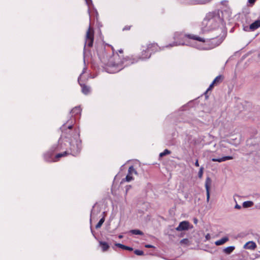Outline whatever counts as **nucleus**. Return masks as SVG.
Wrapping results in <instances>:
<instances>
[{
    "instance_id": "nucleus-12",
    "label": "nucleus",
    "mask_w": 260,
    "mask_h": 260,
    "mask_svg": "<svg viewBox=\"0 0 260 260\" xmlns=\"http://www.w3.org/2000/svg\"><path fill=\"white\" fill-rule=\"evenodd\" d=\"M260 27V19L257 20L250 25L251 31H254Z\"/></svg>"
},
{
    "instance_id": "nucleus-16",
    "label": "nucleus",
    "mask_w": 260,
    "mask_h": 260,
    "mask_svg": "<svg viewBox=\"0 0 260 260\" xmlns=\"http://www.w3.org/2000/svg\"><path fill=\"white\" fill-rule=\"evenodd\" d=\"M228 240H229V238L226 237H225L221 238L220 240L216 241L215 242V244H216V245H217V246L221 245L223 244L224 243H225L226 242H227Z\"/></svg>"
},
{
    "instance_id": "nucleus-4",
    "label": "nucleus",
    "mask_w": 260,
    "mask_h": 260,
    "mask_svg": "<svg viewBox=\"0 0 260 260\" xmlns=\"http://www.w3.org/2000/svg\"><path fill=\"white\" fill-rule=\"evenodd\" d=\"M138 61V59H135L132 57L129 56L121 59L118 54H116L114 55V61L111 59L106 66L105 70L107 73L114 74L118 72L124 67L137 62Z\"/></svg>"
},
{
    "instance_id": "nucleus-26",
    "label": "nucleus",
    "mask_w": 260,
    "mask_h": 260,
    "mask_svg": "<svg viewBox=\"0 0 260 260\" xmlns=\"http://www.w3.org/2000/svg\"><path fill=\"white\" fill-rule=\"evenodd\" d=\"M171 153V151L168 149H165L162 152L159 154V156L160 157H162L165 156L167 154H169Z\"/></svg>"
},
{
    "instance_id": "nucleus-2",
    "label": "nucleus",
    "mask_w": 260,
    "mask_h": 260,
    "mask_svg": "<svg viewBox=\"0 0 260 260\" xmlns=\"http://www.w3.org/2000/svg\"><path fill=\"white\" fill-rule=\"evenodd\" d=\"M73 122L72 121L69 124L65 123L60 127L62 132V135L59 140L60 142L63 138L66 139V142H68L70 145L71 153L73 156H76L80 151L81 149V141L79 140V132L78 130L75 131L71 134L73 127Z\"/></svg>"
},
{
    "instance_id": "nucleus-44",
    "label": "nucleus",
    "mask_w": 260,
    "mask_h": 260,
    "mask_svg": "<svg viewBox=\"0 0 260 260\" xmlns=\"http://www.w3.org/2000/svg\"><path fill=\"white\" fill-rule=\"evenodd\" d=\"M88 12L89 14L90 15L89 8H88Z\"/></svg>"
},
{
    "instance_id": "nucleus-11",
    "label": "nucleus",
    "mask_w": 260,
    "mask_h": 260,
    "mask_svg": "<svg viewBox=\"0 0 260 260\" xmlns=\"http://www.w3.org/2000/svg\"><path fill=\"white\" fill-rule=\"evenodd\" d=\"M233 159V157L232 156H223L221 158H213L212 159V161L221 162L222 161H225L226 160H231V159Z\"/></svg>"
},
{
    "instance_id": "nucleus-28",
    "label": "nucleus",
    "mask_w": 260,
    "mask_h": 260,
    "mask_svg": "<svg viewBox=\"0 0 260 260\" xmlns=\"http://www.w3.org/2000/svg\"><path fill=\"white\" fill-rule=\"evenodd\" d=\"M204 168L201 167L200 169V170L198 172V176L200 178H201L203 176V174Z\"/></svg>"
},
{
    "instance_id": "nucleus-22",
    "label": "nucleus",
    "mask_w": 260,
    "mask_h": 260,
    "mask_svg": "<svg viewBox=\"0 0 260 260\" xmlns=\"http://www.w3.org/2000/svg\"><path fill=\"white\" fill-rule=\"evenodd\" d=\"M131 233L134 235H143V233L139 230H132L129 231Z\"/></svg>"
},
{
    "instance_id": "nucleus-17",
    "label": "nucleus",
    "mask_w": 260,
    "mask_h": 260,
    "mask_svg": "<svg viewBox=\"0 0 260 260\" xmlns=\"http://www.w3.org/2000/svg\"><path fill=\"white\" fill-rule=\"evenodd\" d=\"M115 245L123 249L127 250L129 251H132L133 250V248L125 246L122 244L116 243Z\"/></svg>"
},
{
    "instance_id": "nucleus-34",
    "label": "nucleus",
    "mask_w": 260,
    "mask_h": 260,
    "mask_svg": "<svg viewBox=\"0 0 260 260\" xmlns=\"http://www.w3.org/2000/svg\"><path fill=\"white\" fill-rule=\"evenodd\" d=\"M131 185H127L126 187H125V189H126V192L125 193L126 194L127 191H128V190L131 188Z\"/></svg>"
},
{
    "instance_id": "nucleus-25",
    "label": "nucleus",
    "mask_w": 260,
    "mask_h": 260,
    "mask_svg": "<svg viewBox=\"0 0 260 260\" xmlns=\"http://www.w3.org/2000/svg\"><path fill=\"white\" fill-rule=\"evenodd\" d=\"M125 179L126 181H127V182H129V181H132V180H133V175H132V174H130L128 171V174L126 175Z\"/></svg>"
},
{
    "instance_id": "nucleus-32",
    "label": "nucleus",
    "mask_w": 260,
    "mask_h": 260,
    "mask_svg": "<svg viewBox=\"0 0 260 260\" xmlns=\"http://www.w3.org/2000/svg\"><path fill=\"white\" fill-rule=\"evenodd\" d=\"M243 29L246 31H249L251 30V29L250 28V26H244L243 27Z\"/></svg>"
},
{
    "instance_id": "nucleus-33",
    "label": "nucleus",
    "mask_w": 260,
    "mask_h": 260,
    "mask_svg": "<svg viewBox=\"0 0 260 260\" xmlns=\"http://www.w3.org/2000/svg\"><path fill=\"white\" fill-rule=\"evenodd\" d=\"M214 85H215V84L213 83V82H212V83L210 85L209 88H208L207 91L210 90V89H211L212 88L213 86Z\"/></svg>"
},
{
    "instance_id": "nucleus-20",
    "label": "nucleus",
    "mask_w": 260,
    "mask_h": 260,
    "mask_svg": "<svg viewBox=\"0 0 260 260\" xmlns=\"http://www.w3.org/2000/svg\"><path fill=\"white\" fill-rule=\"evenodd\" d=\"M223 77L221 75H219L217 76L214 80L213 81V83H215V85H217L219 84L222 80Z\"/></svg>"
},
{
    "instance_id": "nucleus-30",
    "label": "nucleus",
    "mask_w": 260,
    "mask_h": 260,
    "mask_svg": "<svg viewBox=\"0 0 260 260\" xmlns=\"http://www.w3.org/2000/svg\"><path fill=\"white\" fill-rule=\"evenodd\" d=\"M87 5L88 7H90V5H92V2L91 0H85Z\"/></svg>"
},
{
    "instance_id": "nucleus-43",
    "label": "nucleus",
    "mask_w": 260,
    "mask_h": 260,
    "mask_svg": "<svg viewBox=\"0 0 260 260\" xmlns=\"http://www.w3.org/2000/svg\"><path fill=\"white\" fill-rule=\"evenodd\" d=\"M119 52L120 53H123V51H122V50H119Z\"/></svg>"
},
{
    "instance_id": "nucleus-41",
    "label": "nucleus",
    "mask_w": 260,
    "mask_h": 260,
    "mask_svg": "<svg viewBox=\"0 0 260 260\" xmlns=\"http://www.w3.org/2000/svg\"><path fill=\"white\" fill-rule=\"evenodd\" d=\"M197 222H198V220H197V219L194 218V222L195 223H197Z\"/></svg>"
},
{
    "instance_id": "nucleus-31",
    "label": "nucleus",
    "mask_w": 260,
    "mask_h": 260,
    "mask_svg": "<svg viewBox=\"0 0 260 260\" xmlns=\"http://www.w3.org/2000/svg\"><path fill=\"white\" fill-rule=\"evenodd\" d=\"M86 68L85 67L83 68L82 73L80 74L79 77L78 78V82H80V78H81L82 75L83 74H84L86 72Z\"/></svg>"
},
{
    "instance_id": "nucleus-29",
    "label": "nucleus",
    "mask_w": 260,
    "mask_h": 260,
    "mask_svg": "<svg viewBox=\"0 0 260 260\" xmlns=\"http://www.w3.org/2000/svg\"><path fill=\"white\" fill-rule=\"evenodd\" d=\"M134 253H135V254H136L137 255H142L144 254V252L143 251L140 250H137V249L135 250L134 251Z\"/></svg>"
},
{
    "instance_id": "nucleus-5",
    "label": "nucleus",
    "mask_w": 260,
    "mask_h": 260,
    "mask_svg": "<svg viewBox=\"0 0 260 260\" xmlns=\"http://www.w3.org/2000/svg\"><path fill=\"white\" fill-rule=\"evenodd\" d=\"M94 40V31L89 25L88 30L86 31L85 36L84 48L86 46L89 47L92 46Z\"/></svg>"
},
{
    "instance_id": "nucleus-42",
    "label": "nucleus",
    "mask_w": 260,
    "mask_h": 260,
    "mask_svg": "<svg viewBox=\"0 0 260 260\" xmlns=\"http://www.w3.org/2000/svg\"><path fill=\"white\" fill-rule=\"evenodd\" d=\"M118 237H119V238L121 239L123 237V236L121 235H119Z\"/></svg>"
},
{
    "instance_id": "nucleus-6",
    "label": "nucleus",
    "mask_w": 260,
    "mask_h": 260,
    "mask_svg": "<svg viewBox=\"0 0 260 260\" xmlns=\"http://www.w3.org/2000/svg\"><path fill=\"white\" fill-rule=\"evenodd\" d=\"M67 154H69V153L67 151L63 152V153H58L57 154H56L55 158L54 159L51 158L52 154L49 152L45 154L44 156V159L47 161H57L56 159L60 158L61 157L66 156Z\"/></svg>"
},
{
    "instance_id": "nucleus-27",
    "label": "nucleus",
    "mask_w": 260,
    "mask_h": 260,
    "mask_svg": "<svg viewBox=\"0 0 260 260\" xmlns=\"http://www.w3.org/2000/svg\"><path fill=\"white\" fill-rule=\"evenodd\" d=\"M189 241L187 239H183L180 241V243L183 245H188L189 244Z\"/></svg>"
},
{
    "instance_id": "nucleus-15",
    "label": "nucleus",
    "mask_w": 260,
    "mask_h": 260,
    "mask_svg": "<svg viewBox=\"0 0 260 260\" xmlns=\"http://www.w3.org/2000/svg\"><path fill=\"white\" fill-rule=\"evenodd\" d=\"M82 87V91L84 94H87L90 92V89L89 86H86L84 84H82L79 82Z\"/></svg>"
},
{
    "instance_id": "nucleus-19",
    "label": "nucleus",
    "mask_w": 260,
    "mask_h": 260,
    "mask_svg": "<svg viewBox=\"0 0 260 260\" xmlns=\"http://www.w3.org/2000/svg\"><path fill=\"white\" fill-rule=\"evenodd\" d=\"M235 248V247L233 246H229L223 249V252L227 254H230L233 251Z\"/></svg>"
},
{
    "instance_id": "nucleus-24",
    "label": "nucleus",
    "mask_w": 260,
    "mask_h": 260,
    "mask_svg": "<svg viewBox=\"0 0 260 260\" xmlns=\"http://www.w3.org/2000/svg\"><path fill=\"white\" fill-rule=\"evenodd\" d=\"M128 171L129 172V173L130 174H132V175H133L134 174H136V175L137 174V171L135 170V169H134V168L133 166H131L129 168Z\"/></svg>"
},
{
    "instance_id": "nucleus-23",
    "label": "nucleus",
    "mask_w": 260,
    "mask_h": 260,
    "mask_svg": "<svg viewBox=\"0 0 260 260\" xmlns=\"http://www.w3.org/2000/svg\"><path fill=\"white\" fill-rule=\"evenodd\" d=\"M104 221H105V218L104 217L102 218L100 220V221L98 222V223L96 224V225H95V228L99 229V228H101V226L104 223Z\"/></svg>"
},
{
    "instance_id": "nucleus-14",
    "label": "nucleus",
    "mask_w": 260,
    "mask_h": 260,
    "mask_svg": "<svg viewBox=\"0 0 260 260\" xmlns=\"http://www.w3.org/2000/svg\"><path fill=\"white\" fill-rule=\"evenodd\" d=\"M99 244L103 252L107 251L110 247L109 244L106 242L100 241Z\"/></svg>"
},
{
    "instance_id": "nucleus-40",
    "label": "nucleus",
    "mask_w": 260,
    "mask_h": 260,
    "mask_svg": "<svg viewBox=\"0 0 260 260\" xmlns=\"http://www.w3.org/2000/svg\"><path fill=\"white\" fill-rule=\"evenodd\" d=\"M129 28H130V27H127V26H126V27H125L123 29V30H128V29H129Z\"/></svg>"
},
{
    "instance_id": "nucleus-1",
    "label": "nucleus",
    "mask_w": 260,
    "mask_h": 260,
    "mask_svg": "<svg viewBox=\"0 0 260 260\" xmlns=\"http://www.w3.org/2000/svg\"><path fill=\"white\" fill-rule=\"evenodd\" d=\"M224 37H217L216 38L204 39L201 37L193 35H184L182 33L176 32L174 39L177 40L173 44L169 46L177 45L191 46L200 50H210L219 45L223 41Z\"/></svg>"
},
{
    "instance_id": "nucleus-37",
    "label": "nucleus",
    "mask_w": 260,
    "mask_h": 260,
    "mask_svg": "<svg viewBox=\"0 0 260 260\" xmlns=\"http://www.w3.org/2000/svg\"><path fill=\"white\" fill-rule=\"evenodd\" d=\"M194 165L196 166V167H199V161H198V159H197L195 163H194Z\"/></svg>"
},
{
    "instance_id": "nucleus-21",
    "label": "nucleus",
    "mask_w": 260,
    "mask_h": 260,
    "mask_svg": "<svg viewBox=\"0 0 260 260\" xmlns=\"http://www.w3.org/2000/svg\"><path fill=\"white\" fill-rule=\"evenodd\" d=\"M254 203L252 201H245L243 203V207L244 208L251 207L253 205Z\"/></svg>"
},
{
    "instance_id": "nucleus-13",
    "label": "nucleus",
    "mask_w": 260,
    "mask_h": 260,
    "mask_svg": "<svg viewBox=\"0 0 260 260\" xmlns=\"http://www.w3.org/2000/svg\"><path fill=\"white\" fill-rule=\"evenodd\" d=\"M151 56V53H149V51L147 50V48L146 50L143 49L142 52V55L141 57L139 58L140 59L144 60L145 59L149 58Z\"/></svg>"
},
{
    "instance_id": "nucleus-8",
    "label": "nucleus",
    "mask_w": 260,
    "mask_h": 260,
    "mask_svg": "<svg viewBox=\"0 0 260 260\" xmlns=\"http://www.w3.org/2000/svg\"><path fill=\"white\" fill-rule=\"evenodd\" d=\"M189 223L187 221H183L181 222L179 225L176 228L177 231H182L187 230L189 228Z\"/></svg>"
},
{
    "instance_id": "nucleus-10",
    "label": "nucleus",
    "mask_w": 260,
    "mask_h": 260,
    "mask_svg": "<svg viewBox=\"0 0 260 260\" xmlns=\"http://www.w3.org/2000/svg\"><path fill=\"white\" fill-rule=\"evenodd\" d=\"M243 247L246 249L254 250L256 247V245L254 242L251 241L247 242Z\"/></svg>"
},
{
    "instance_id": "nucleus-35",
    "label": "nucleus",
    "mask_w": 260,
    "mask_h": 260,
    "mask_svg": "<svg viewBox=\"0 0 260 260\" xmlns=\"http://www.w3.org/2000/svg\"><path fill=\"white\" fill-rule=\"evenodd\" d=\"M241 207L240 205H238L237 204L235 206V209H241Z\"/></svg>"
},
{
    "instance_id": "nucleus-36",
    "label": "nucleus",
    "mask_w": 260,
    "mask_h": 260,
    "mask_svg": "<svg viewBox=\"0 0 260 260\" xmlns=\"http://www.w3.org/2000/svg\"><path fill=\"white\" fill-rule=\"evenodd\" d=\"M145 247H146V248H153V247H154V246L153 245H151L147 244V245H145Z\"/></svg>"
},
{
    "instance_id": "nucleus-38",
    "label": "nucleus",
    "mask_w": 260,
    "mask_h": 260,
    "mask_svg": "<svg viewBox=\"0 0 260 260\" xmlns=\"http://www.w3.org/2000/svg\"><path fill=\"white\" fill-rule=\"evenodd\" d=\"M255 1L256 0H248V2L250 4H253L255 2Z\"/></svg>"
},
{
    "instance_id": "nucleus-18",
    "label": "nucleus",
    "mask_w": 260,
    "mask_h": 260,
    "mask_svg": "<svg viewBox=\"0 0 260 260\" xmlns=\"http://www.w3.org/2000/svg\"><path fill=\"white\" fill-rule=\"evenodd\" d=\"M81 111V109L80 107H76L71 110V112L73 115H76L80 114Z\"/></svg>"
},
{
    "instance_id": "nucleus-3",
    "label": "nucleus",
    "mask_w": 260,
    "mask_h": 260,
    "mask_svg": "<svg viewBox=\"0 0 260 260\" xmlns=\"http://www.w3.org/2000/svg\"><path fill=\"white\" fill-rule=\"evenodd\" d=\"M222 12L217 10L207 13L203 19L201 29L203 32L209 31L218 28L223 25Z\"/></svg>"
},
{
    "instance_id": "nucleus-39",
    "label": "nucleus",
    "mask_w": 260,
    "mask_h": 260,
    "mask_svg": "<svg viewBox=\"0 0 260 260\" xmlns=\"http://www.w3.org/2000/svg\"><path fill=\"white\" fill-rule=\"evenodd\" d=\"M255 208L260 209V203L255 206Z\"/></svg>"
},
{
    "instance_id": "nucleus-7",
    "label": "nucleus",
    "mask_w": 260,
    "mask_h": 260,
    "mask_svg": "<svg viewBox=\"0 0 260 260\" xmlns=\"http://www.w3.org/2000/svg\"><path fill=\"white\" fill-rule=\"evenodd\" d=\"M211 179L209 177H207L205 181V188L207 193V202H208L210 199V188L211 184Z\"/></svg>"
},
{
    "instance_id": "nucleus-9",
    "label": "nucleus",
    "mask_w": 260,
    "mask_h": 260,
    "mask_svg": "<svg viewBox=\"0 0 260 260\" xmlns=\"http://www.w3.org/2000/svg\"><path fill=\"white\" fill-rule=\"evenodd\" d=\"M147 50L151 54L152 52L157 51L159 50V48L156 44H148L147 46Z\"/></svg>"
}]
</instances>
